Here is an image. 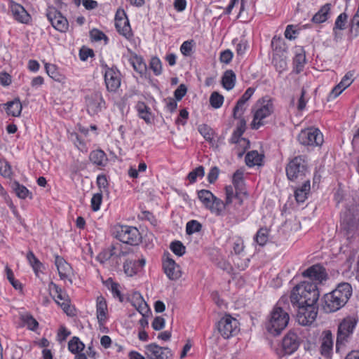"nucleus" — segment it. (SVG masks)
I'll list each match as a JSON object with an SVG mask.
<instances>
[{
  "instance_id": "nucleus-39",
  "label": "nucleus",
  "mask_w": 359,
  "mask_h": 359,
  "mask_svg": "<svg viewBox=\"0 0 359 359\" xmlns=\"http://www.w3.org/2000/svg\"><path fill=\"white\" fill-rule=\"evenodd\" d=\"M198 197L205 208H208L215 196L208 190L202 189L198 191Z\"/></svg>"
},
{
  "instance_id": "nucleus-36",
  "label": "nucleus",
  "mask_w": 359,
  "mask_h": 359,
  "mask_svg": "<svg viewBox=\"0 0 359 359\" xmlns=\"http://www.w3.org/2000/svg\"><path fill=\"white\" fill-rule=\"evenodd\" d=\"M330 11V4H326L320 8V9L313 16L312 21L314 23H322L325 22L328 18Z\"/></svg>"
},
{
  "instance_id": "nucleus-16",
  "label": "nucleus",
  "mask_w": 359,
  "mask_h": 359,
  "mask_svg": "<svg viewBox=\"0 0 359 359\" xmlns=\"http://www.w3.org/2000/svg\"><path fill=\"white\" fill-rule=\"evenodd\" d=\"M115 26L118 32L126 39H130L133 36L130 22L124 10L117 11L115 15Z\"/></svg>"
},
{
  "instance_id": "nucleus-56",
  "label": "nucleus",
  "mask_w": 359,
  "mask_h": 359,
  "mask_svg": "<svg viewBox=\"0 0 359 359\" xmlns=\"http://www.w3.org/2000/svg\"><path fill=\"white\" fill-rule=\"evenodd\" d=\"M232 182L236 189H240L243 183V172L239 170H236L233 175Z\"/></svg>"
},
{
  "instance_id": "nucleus-20",
  "label": "nucleus",
  "mask_w": 359,
  "mask_h": 359,
  "mask_svg": "<svg viewBox=\"0 0 359 359\" xmlns=\"http://www.w3.org/2000/svg\"><path fill=\"white\" fill-rule=\"evenodd\" d=\"M8 6L15 20L23 24L29 23L31 17L22 6L13 0L9 1Z\"/></svg>"
},
{
  "instance_id": "nucleus-55",
  "label": "nucleus",
  "mask_w": 359,
  "mask_h": 359,
  "mask_svg": "<svg viewBox=\"0 0 359 359\" xmlns=\"http://www.w3.org/2000/svg\"><path fill=\"white\" fill-rule=\"evenodd\" d=\"M102 201V194L97 193L93 194L90 200L91 208L96 212L100 210Z\"/></svg>"
},
{
  "instance_id": "nucleus-53",
  "label": "nucleus",
  "mask_w": 359,
  "mask_h": 359,
  "mask_svg": "<svg viewBox=\"0 0 359 359\" xmlns=\"http://www.w3.org/2000/svg\"><path fill=\"white\" fill-rule=\"evenodd\" d=\"M202 229L201 224L197 220H191L187 223L186 232L189 235L199 232Z\"/></svg>"
},
{
  "instance_id": "nucleus-3",
  "label": "nucleus",
  "mask_w": 359,
  "mask_h": 359,
  "mask_svg": "<svg viewBox=\"0 0 359 359\" xmlns=\"http://www.w3.org/2000/svg\"><path fill=\"white\" fill-rule=\"evenodd\" d=\"M244 195H245V192H235L232 186H226L225 201L224 202L215 196L207 209H208L212 213L216 215L217 216H220L223 214L224 210L233 202H235V205L241 206L243 204V196Z\"/></svg>"
},
{
  "instance_id": "nucleus-25",
  "label": "nucleus",
  "mask_w": 359,
  "mask_h": 359,
  "mask_svg": "<svg viewBox=\"0 0 359 359\" xmlns=\"http://www.w3.org/2000/svg\"><path fill=\"white\" fill-rule=\"evenodd\" d=\"M311 184L310 180H306L302 186L297 187L294 190V198L297 203H304L308 198L310 192Z\"/></svg>"
},
{
  "instance_id": "nucleus-5",
  "label": "nucleus",
  "mask_w": 359,
  "mask_h": 359,
  "mask_svg": "<svg viewBox=\"0 0 359 359\" xmlns=\"http://www.w3.org/2000/svg\"><path fill=\"white\" fill-rule=\"evenodd\" d=\"M273 102L269 97H263L257 101L253 107V120L251 123L252 129H258L264 124V119L273 112Z\"/></svg>"
},
{
  "instance_id": "nucleus-54",
  "label": "nucleus",
  "mask_w": 359,
  "mask_h": 359,
  "mask_svg": "<svg viewBox=\"0 0 359 359\" xmlns=\"http://www.w3.org/2000/svg\"><path fill=\"white\" fill-rule=\"evenodd\" d=\"M170 248L173 253L180 257L185 253V247L182 243L179 241L172 242Z\"/></svg>"
},
{
  "instance_id": "nucleus-1",
  "label": "nucleus",
  "mask_w": 359,
  "mask_h": 359,
  "mask_svg": "<svg viewBox=\"0 0 359 359\" xmlns=\"http://www.w3.org/2000/svg\"><path fill=\"white\" fill-rule=\"evenodd\" d=\"M353 293L351 284L341 283L332 292L323 297V309L326 313H332L339 310L348 301Z\"/></svg>"
},
{
  "instance_id": "nucleus-18",
  "label": "nucleus",
  "mask_w": 359,
  "mask_h": 359,
  "mask_svg": "<svg viewBox=\"0 0 359 359\" xmlns=\"http://www.w3.org/2000/svg\"><path fill=\"white\" fill-rule=\"evenodd\" d=\"M49 290L50 294L55 299V302L60 305L66 313H68V310L69 309V300L66 292L62 291L57 285L53 282L49 285Z\"/></svg>"
},
{
  "instance_id": "nucleus-10",
  "label": "nucleus",
  "mask_w": 359,
  "mask_h": 359,
  "mask_svg": "<svg viewBox=\"0 0 359 359\" xmlns=\"http://www.w3.org/2000/svg\"><path fill=\"white\" fill-rule=\"evenodd\" d=\"M116 238L123 243L135 245L138 244L141 237L136 227L121 225L116 227Z\"/></svg>"
},
{
  "instance_id": "nucleus-47",
  "label": "nucleus",
  "mask_w": 359,
  "mask_h": 359,
  "mask_svg": "<svg viewBox=\"0 0 359 359\" xmlns=\"http://www.w3.org/2000/svg\"><path fill=\"white\" fill-rule=\"evenodd\" d=\"M269 239V229L267 228H261L257 232L255 240L261 246L264 245Z\"/></svg>"
},
{
  "instance_id": "nucleus-35",
  "label": "nucleus",
  "mask_w": 359,
  "mask_h": 359,
  "mask_svg": "<svg viewBox=\"0 0 359 359\" xmlns=\"http://www.w3.org/2000/svg\"><path fill=\"white\" fill-rule=\"evenodd\" d=\"M263 161V155L257 151H251L245 156V163L248 167L261 165Z\"/></svg>"
},
{
  "instance_id": "nucleus-15",
  "label": "nucleus",
  "mask_w": 359,
  "mask_h": 359,
  "mask_svg": "<svg viewBox=\"0 0 359 359\" xmlns=\"http://www.w3.org/2000/svg\"><path fill=\"white\" fill-rule=\"evenodd\" d=\"M47 18L52 26L60 32H66L69 27V23L65 17L55 8L48 10Z\"/></svg>"
},
{
  "instance_id": "nucleus-34",
  "label": "nucleus",
  "mask_w": 359,
  "mask_h": 359,
  "mask_svg": "<svg viewBox=\"0 0 359 359\" xmlns=\"http://www.w3.org/2000/svg\"><path fill=\"white\" fill-rule=\"evenodd\" d=\"M272 64L279 74L283 73L287 69L286 57L283 55L274 54L273 56Z\"/></svg>"
},
{
  "instance_id": "nucleus-64",
  "label": "nucleus",
  "mask_w": 359,
  "mask_h": 359,
  "mask_svg": "<svg viewBox=\"0 0 359 359\" xmlns=\"http://www.w3.org/2000/svg\"><path fill=\"white\" fill-rule=\"evenodd\" d=\"M71 334V332L65 326H60L57 332V340L60 342L64 341Z\"/></svg>"
},
{
  "instance_id": "nucleus-44",
  "label": "nucleus",
  "mask_w": 359,
  "mask_h": 359,
  "mask_svg": "<svg viewBox=\"0 0 359 359\" xmlns=\"http://www.w3.org/2000/svg\"><path fill=\"white\" fill-rule=\"evenodd\" d=\"M350 33L355 37L359 36V3L357 11L350 22Z\"/></svg>"
},
{
  "instance_id": "nucleus-27",
  "label": "nucleus",
  "mask_w": 359,
  "mask_h": 359,
  "mask_svg": "<svg viewBox=\"0 0 359 359\" xmlns=\"http://www.w3.org/2000/svg\"><path fill=\"white\" fill-rule=\"evenodd\" d=\"M4 109L8 116H19L22 111V104L18 99L8 102L4 105Z\"/></svg>"
},
{
  "instance_id": "nucleus-61",
  "label": "nucleus",
  "mask_w": 359,
  "mask_h": 359,
  "mask_svg": "<svg viewBox=\"0 0 359 359\" xmlns=\"http://www.w3.org/2000/svg\"><path fill=\"white\" fill-rule=\"evenodd\" d=\"M233 54L229 49H226L220 53L219 60L222 63L229 64L232 60Z\"/></svg>"
},
{
  "instance_id": "nucleus-32",
  "label": "nucleus",
  "mask_w": 359,
  "mask_h": 359,
  "mask_svg": "<svg viewBox=\"0 0 359 359\" xmlns=\"http://www.w3.org/2000/svg\"><path fill=\"white\" fill-rule=\"evenodd\" d=\"M129 63L133 69L140 75L145 74L147 65L142 57L137 55H133L129 58Z\"/></svg>"
},
{
  "instance_id": "nucleus-13",
  "label": "nucleus",
  "mask_w": 359,
  "mask_h": 359,
  "mask_svg": "<svg viewBox=\"0 0 359 359\" xmlns=\"http://www.w3.org/2000/svg\"><path fill=\"white\" fill-rule=\"evenodd\" d=\"M104 82L108 91L116 92L121 86V74L114 67L103 66Z\"/></svg>"
},
{
  "instance_id": "nucleus-23",
  "label": "nucleus",
  "mask_w": 359,
  "mask_h": 359,
  "mask_svg": "<svg viewBox=\"0 0 359 359\" xmlns=\"http://www.w3.org/2000/svg\"><path fill=\"white\" fill-rule=\"evenodd\" d=\"M302 275L304 277L309 278L312 280L318 281L320 283L325 280L327 277L325 269L319 264L310 266L302 273Z\"/></svg>"
},
{
  "instance_id": "nucleus-19",
  "label": "nucleus",
  "mask_w": 359,
  "mask_h": 359,
  "mask_svg": "<svg viewBox=\"0 0 359 359\" xmlns=\"http://www.w3.org/2000/svg\"><path fill=\"white\" fill-rule=\"evenodd\" d=\"M299 346V339L294 330H290L283 339L282 347L286 354H292Z\"/></svg>"
},
{
  "instance_id": "nucleus-42",
  "label": "nucleus",
  "mask_w": 359,
  "mask_h": 359,
  "mask_svg": "<svg viewBox=\"0 0 359 359\" xmlns=\"http://www.w3.org/2000/svg\"><path fill=\"white\" fill-rule=\"evenodd\" d=\"M46 72L48 75L56 81H62L63 79L62 75L60 73L56 65L53 64L46 63L45 65Z\"/></svg>"
},
{
  "instance_id": "nucleus-22",
  "label": "nucleus",
  "mask_w": 359,
  "mask_h": 359,
  "mask_svg": "<svg viewBox=\"0 0 359 359\" xmlns=\"http://www.w3.org/2000/svg\"><path fill=\"white\" fill-rule=\"evenodd\" d=\"M96 316L98 324L104 325L108 319V306L106 299L102 296H98L96 299Z\"/></svg>"
},
{
  "instance_id": "nucleus-48",
  "label": "nucleus",
  "mask_w": 359,
  "mask_h": 359,
  "mask_svg": "<svg viewBox=\"0 0 359 359\" xmlns=\"http://www.w3.org/2000/svg\"><path fill=\"white\" fill-rule=\"evenodd\" d=\"M200 134L208 142H212L214 136L213 130L206 124L200 125L198 128Z\"/></svg>"
},
{
  "instance_id": "nucleus-2",
  "label": "nucleus",
  "mask_w": 359,
  "mask_h": 359,
  "mask_svg": "<svg viewBox=\"0 0 359 359\" xmlns=\"http://www.w3.org/2000/svg\"><path fill=\"white\" fill-rule=\"evenodd\" d=\"M320 294L316 284L303 281L295 285L290 293V302L292 305L316 304Z\"/></svg>"
},
{
  "instance_id": "nucleus-46",
  "label": "nucleus",
  "mask_w": 359,
  "mask_h": 359,
  "mask_svg": "<svg viewBox=\"0 0 359 359\" xmlns=\"http://www.w3.org/2000/svg\"><path fill=\"white\" fill-rule=\"evenodd\" d=\"M224 96L218 92H213L210 96V104L214 109L220 108L224 103Z\"/></svg>"
},
{
  "instance_id": "nucleus-14",
  "label": "nucleus",
  "mask_w": 359,
  "mask_h": 359,
  "mask_svg": "<svg viewBox=\"0 0 359 359\" xmlns=\"http://www.w3.org/2000/svg\"><path fill=\"white\" fill-rule=\"evenodd\" d=\"M144 354L148 359H169L172 354L168 347H161L156 343H151L144 346Z\"/></svg>"
},
{
  "instance_id": "nucleus-40",
  "label": "nucleus",
  "mask_w": 359,
  "mask_h": 359,
  "mask_svg": "<svg viewBox=\"0 0 359 359\" xmlns=\"http://www.w3.org/2000/svg\"><path fill=\"white\" fill-rule=\"evenodd\" d=\"M20 319L23 325L26 326L30 330L35 331L39 326L36 320L29 313L21 315Z\"/></svg>"
},
{
  "instance_id": "nucleus-6",
  "label": "nucleus",
  "mask_w": 359,
  "mask_h": 359,
  "mask_svg": "<svg viewBox=\"0 0 359 359\" xmlns=\"http://www.w3.org/2000/svg\"><path fill=\"white\" fill-rule=\"evenodd\" d=\"M358 318L354 316H348L343 319L338 326L336 348H339V346L344 344L348 338L353 333L354 329L358 323Z\"/></svg>"
},
{
  "instance_id": "nucleus-12",
  "label": "nucleus",
  "mask_w": 359,
  "mask_h": 359,
  "mask_svg": "<svg viewBox=\"0 0 359 359\" xmlns=\"http://www.w3.org/2000/svg\"><path fill=\"white\" fill-rule=\"evenodd\" d=\"M86 104L88 113L94 116L106 109V102L100 92H95L86 97Z\"/></svg>"
},
{
  "instance_id": "nucleus-11",
  "label": "nucleus",
  "mask_w": 359,
  "mask_h": 359,
  "mask_svg": "<svg viewBox=\"0 0 359 359\" xmlns=\"http://www.w3.org/2000/svg\"><path fill=\"white\" fill-rule=\"evenodd\" d=\"M298 140L303 145L320 146L323 143V135L319 129L309 128L300 132Z\"/></svg>"
},
{
  "instance_id": "nucleus-41",
  "label": "nucleus",
  "mask_w": 359,
  "mask_h": 359,
  "mask_svg": "<svg viewBox=\"0 0 359 359\" xmlns=\"http://www.w3.org/2000/svg\"><path fill=\"white\" fill-rule=\"evenodd\" d=\"M85 348V344L77 337H74L68 343V349L72 353L82 352Z\"/></svg>"
},
{
  "instance_id": "nucleus-33",
  "label": "nucleus",
  "mask_w": 359,
  "mask_h": 359,
  "mask_svg": "<svg viewBox=\"0 0 359 359\" xmlns=\"http://www.w3.org/2000/svg\"><path fill=\"white\" fill-rule=\"evenodd\" d=\"M136 109L138 112L139 116L145 121L146 123H149L152 121V114L150 111V108L147 107L144 102H139L136 104Z\"/></svg>"
},
{
  "instance_id": "nucleus-50",
  "label": "nucleus",
  "mask_w": 359,
  "mask_h": 359,
  "mask_svg": "<svg viewBox=\"0 0 359 359\" xmlns=\"http://www.w3.org/2000/svg\"><path fill=\"white\" fill-rule=\"evenodd\" d=\"M107 285L108 289L111 291L113 296L114 297H117L119 299L121 302L123 301V297L121 295V291L119 290V284L114 282L111 278H109L107 280Z\"/></svg>"
},
{
  "instance_id": "nucleus-17",
  "label": "nucleus",
  "mask_w": 359,
  "mask_h": 359,
  "mask_svg": "<svg viewBox=\"0 0 359 359\" xmlns=\"http://www.w3.org/2000/svg\"><path fill=\"white\" fill-rule=\"evenodd\" d=\"M55 264L60 279L62 280H69L72 283V278L74 273L71 265L62 257L59 255L55 256Z\"/></svg>"
},
{
  "instance_id": "nucleus-51",
  "label": "nucleus",
  "mask_w": 359,
  "mask_h": 359,
  "mask_svg": "<svg viewBox=\"0 0 359 359\" xmlns=\"http://www.w3.org/2000/svg\"><path fill=\"white\" fill-rule=\"evenodd\" d=\"M14 186L15 192L19 198L22 199H25L29 196L32 198V194L29 192L27 187L20 184L18 182H15Z\"/></svg>"
},
{
  "instance_id": "nucleus-59",
  "label": "nucleus",
  "mask_w": 359,
  "mask_h": 359,
  "mask_svg": "<svg viewBox=\"0 0 359 359\" xmlns=\"http://www.w3.org/2000/svg\"><path fill=\"white\" fill-rule=\"evenodd\" d=\"M345 89H346V88L344 86H342L341 83L339 82L330 93L328 95L329 100H334L337 98Z\"/></svg>"
},
{
  "instance_id": "nucleus-57",
  "label": "nucleus",
  "mask_w": 359,
  "mask_h": 359,
  "mask_svg": "<svg viewBox=\"0 0 359 359\" xmlns=\"http://www.w3.org/2000/svg\"><path fill=\"white\" fill-rule=\"evenodd\" d=\"M0 173L4 177H10L12 173L11 167L5 159L0 158Z\"/></svg>"
},
{
  "instance_id": "nucleus-8",
  "label": "nucleus",
  "mask_w": 359,
  "mask_h": 359,
  "mask_svg": "<svg viewBox=\"0 0 359 359\" xmlns=\"http://www.w3.org/2000/svg\"><path fill=\"white\" fill-rule=\"evenodd\" d=\"M297 308V321L299 325H311L316 318L318 307L316 304H305L304 305H292Z\"/></svg>"
},
{
  "instance_id": "nucleus-7",
  "label": "nucleus",
  "mask_w": 359,
  "mask_h": 359,
  "mask_svg": "<svg viewBox=\"0 0 359 359\" xmlns=\"http://www.w3.org/2000/svg\"><path fill=\"white\" fill-rule=\"evenodd\" d=\"M306 161L304 156H298L292 158L286 167V175L291 181L302 178L306 172Z\"/></svg>"
},
{
  "instance_id": "nucleus-21",
  "label": "nucleus",
  "mask_w": 359,
  "mask_h": 359,
  "mask_svg": "<svg viewBox=\"0 0 359 359\" xmlns=\"http://www.w3.org/2000/svg\"><path fill=\"white\" fill-rule=\"evenodd\" d=\"M163 268L170 280H177L181 277L180 266L169 255L165 257L163 261Z\"/></svg>"
},
{
  "instance_id": "nucleus-38",
  "label": "nucleus",
  "mask_w": 359,
  "mask_h": 359,
  "mask_svg": "<svg viewBox=\"0 0 359 359\" xmlns=\"http://www.w3.org/2000/svg\"><path fill=\"white\" fill-rule=\"evenodd\" d=\"M347 20L348 15L346 13H341L337 16L333 28V32L335 38H337L339 34L338 31L344 30L346 28Z\"/></svg>"
},
{
  "instance_id": "nucleus-28",
  "label": "nucleus",
  "mask_w": 359,
  "mask_h": 359,
  "mask_svg": "<svg viewBox=\"0 0 359 359\" xmlns=\"http://www.w3.org/2000/svg\"><path fill=\"white\" fill-rule=\"evenodd\" d=\"M333 347V340L332 334L330 332H326L322 340L320 346V353L326 358L330 356Z\"/></svg>"
},
{
  "instance_id": "nucleus-30",
  "label": "nucleus",
  "mask_w": 359,
  "mask_h": 359,
  "mask_svg": "<svg viewBox=\"0 0 359 359\" xmlns=\"http://www.w3.org/2000/svg\"><path fill=\"white\" fill-rule=\"evenodd\" d=\"M89 158L93 164L98 166L104 167L108 162L106 154L101 149H97L91 151Z\"/></svg>"
},
{
  "instance_id": "nucleus-4",
  "label": "nucleus",
  "mask_w": 359,
  "mask_h": 359,
  "mask_svg": "<svg viewBox=\"0 0 359 359\" xmlns=\"http://www.w3.org/2000/svg\"><path fill=\"white\" fill-rule=\"evenodd\" d=\"M290 320V316L281 307L276 306L271 311L266 323L267 332L273 336L279 335L285 329Z\"/></svg>"
},
{
  "instance_id": "nucleus-26",
  "label": "nucleus",
  "mask_w": 359,
  "mask_h": 359,
  "mask_svg": "<svg viewBox=\"0 0 359 359\" xmlns=\"http://www.w3.org/2000/svg\"><path fill=\"white\" fill-rule=\"evenodd\" d=\"M306 63V55L304 50L302 48H298L295 50V55L293 59L294 69L297 74L301 72Z\"/></svg>"
},
{
  "instance_id": "nucleus-52",
  "label": "nucleus",
  "mask_w": 359,
  "mask_h": 359,
  "mask_svg": "<svg viewBox=\"0 0 359 359\" xmlns=\"http://www.w3.org/2000/svg\"><path fill=\"white\" fill-rule=\"evenodd\" d=\"M205 175V170L202 165H200L190 172L187 176L190 183H194L197 178H202Z\"/></svg>"
},
{
  "instance_id": "nucleus-60",
  "label": "nucleus",
  "mask_w": 359,
  "mask_h": 359,
  "mask_svg": "<svg viewBox=\"0 0 359 359\" xmlns=\"http://www.w3.org/2000/svg\"><path fill=\"white\" fill-rule=\"evenodd\" d=\"M345 89H346V88L344 86H342L341 83L339 82L330 93L328 95L329 100H334L337 98Z\"/></svg>"
},
{
  "instance_id": "nucleus-43",
  "label": "nucleus",
  "mask_w": 359,
  "mask_h": 359,
  "mask_svg": "<svg viewBox=\"0 0 359 359\" xmlns=\"http://www.w3.org/2000/svg\"><path fill=\"white\" fill-rule=\"evenodd\" d=\"M248 107V104L238 100L233 109V116L236 119L243 120V116Z\"/></svg>"
},
{
  "instance_id": "nucleus-58",
  "label": "nucleus",
  "mask_w": 359,
  "mask_h": 359,
  "mask_svg": "<svg viewBox=\"0 0 359 359\" xmlns=\"http://www.w3.org/2000/svg\"><path fill=\"white\" fill-rule=\"evenodd\" d=\"M90 34L91 39L93 41H100L104 39L105 41V43H107L108 38L107 37V36L102 32L97 29H92L90 32Z\"/></svg>"
},
{
  "instance_id": "nucleus-9",
  "label": "nucleus",
  "mask_w": 359,
  "mask_h": 359,
  "mask_svg": "<svg viewBox=\"0 0 359 359\" xmlns=\"http://www.w3.org/2000/svg\"><path fill=\"white\" fill-rule=\"evenodd\" d=\"M217 329L223 338L229 339L239 332V323L236 318L226 314L219 320Z\"/></svg>"
},
{
  "instance_id": "nucleus-37",
  "label": "nucleus",
  "mask_w": 359,
  "mask_h": 359,
  "mask_svg": "<svg viewBox=\"0 0 359 359\" xmlns=\"http://www.w3.org/2000/svg\"><path fill=\"white\" fill-rule=\"evenodd\" d=\"M116 249V246H111V248L103 250L97 255V260L103 264L111 259L113 256L119 257L123 255V252L117 253Z\"/></svg>"
},
{
  "instance_id": "nucleus-63",
  "label": "nucleus",
  "mask_w": 359,
  "mask_h": 359,
  "mask_svg": "<svg viewBox=\"0 0 359 359\" xmlns=\"http://www.w3.org/2000/svg\"><path fill=\"white\" fill-rule=\"evenodd\" d=\"M165 324V319L161 316H157L154 319V320L151 323V327L154 330L158 331V330H161L163 328H164Z\"/></svg>"
},
{
  "instance_id": "nucleus-24",
  "label": "nucleus",
  "mask_w": 359,
  "mask_h": 359,
  "mask_svg": "<svg viewBox=\"0 0 359 359\" xmlns=\"http://www.w3.org/2000/svg\"><path fill=\"white\" fill-rule=\"evenodd\" d=\"M145 259H141L138 260L128 259L123 264V270L128 276H133L137 273L145 265Z\"/></svg>"
},
{
  "instance_id": "nucleus-29",
  "label": "nucleus",
  "mask_w": 359,
  "mask_h": 359,
  "mask_svg": "<svg viewBox=\"0 0 359 359\" xmlns=\"http://www.w3.org/2000/svg\"><path fill=\"white\" fill-rule=\"evenodd\" d=\"M243 131L241 129H238L234 131L232 137L231 142L236 144V147H241L243 149L241 151H238V156L241 157L244 151L249 147L250 142L248 140L241 137Z\"/></svg>"
},
{
  "instance_id": "nucleus-31",
  "label": "nucleus",
  "mask_w": 359,
  "mask_h": 359,
  "mask_svg": "<svg viewBox=\"0 0 359 359\" xmlns=\"http://www.w3.org/2000/svg\"><path fill=\"white\" fill-rule=\"evenodd\" d=\"M236 81V74L233 70H226L222 77V84L224 88L231 90L235 86Z\"/></svg>"
},
{
  "instance_id": "nucleus-62",
  "label": "nucleus",
  "mask_w": 359,
  "mask_h": 359,
  "mask_svg": "<svg viewBox=\"0 0 359 359\" xmlns=\"http://www.w3.org/2000/svg\"><path fill=\"white\" fill-rule=\"evenodd\" d=\"M248 48V43L245 39H241L236 44V51L238 55H244Z\"/></svg>"
},
{
  "instance_id": "nucleus-49",
  "label": "nucleus",
  "mask_w": 359,
  "mask_h": 359,
  "mask_svg": "<svg viewBox=\"0 0 359 359\" xmlns=\"http://www.w3.org/2000/svg\"><path fill=\"white\" fill-rule=\"evenodd\" d=\"M149 67L154 75L159 76L162 74V62L158 57H152L150 60Z\"/></svg>"
},
{
  "instance_id": "nucleus-45",
  "label": "nucleus",
  "mask_w": 359,
  "mask_h": 359,
  "mask_svg": "<svg viewBox=\"0 0 359 359\" xmlns=\"http://www.w3.org/2000/svg\"><path fill=\"white\" fill-rule=\"evenodd\" d=\"M195 46V42L194 40H187L184 41L180 48L181 53L185 57L191 56L194 53V48Z\"/></svg>"
}]
</instances>
